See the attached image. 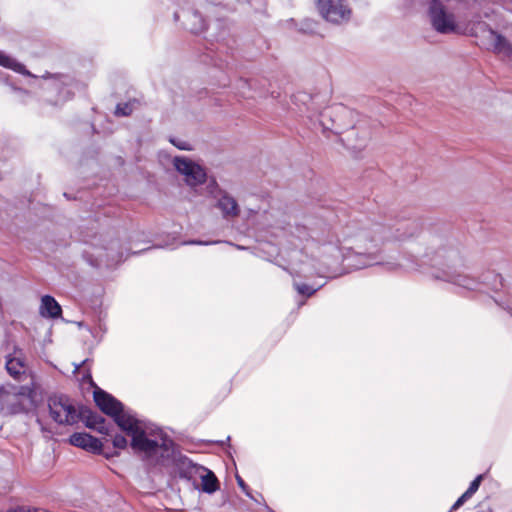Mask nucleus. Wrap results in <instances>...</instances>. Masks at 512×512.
<instances>
[{
  "label": "nucleus",
  "mask_w": 512,
  "mask_h": 512,
  "mask_svg": "<svg viewBox=\"0 0 512 512\" xmlns=\"http://www.w3.org/2000/svg\"><path fill=\"white\" fill-rule=\"evenodd\" d=\"M99 409L113 418L119 428L131 437V447L142 453L145 460L152 464L165 465L172 461L180 478L189 481L201 479V490L212 494L219 489V481L208 468L193 463L187 456L176 454L175 445L160 428L136 418L130 411H125L122 403L100 388L93 393Z\"/></svg>",
  "instance_id": "1"
},
{
  "label": "nucleus",
  "mask_w": 512,
  "mask_h": 512,
  "mask_svg": "<svg viewBox=\"0 0 512 512\" xmlns=\"http://www.w3.org/2000/svg\"><path fill=\"white\" fill-rule=\"evenodd\" d=\"M420 231V225L416 221L403 222L398 225L394 234H389L385 227L375 225L371 231L361 232L357 236L356 246L349 248L347 254L337 244L324 245L322 253L328 254L332 261L331 263H339L346 261L347 266L361 269L376 264H382L378 261V247L381 243L387 240H405L415 236ZM387 270L394 271L401 266L393 262H385Z\"/></svg>",
  "instance_id": "2"
},
{
  "label": "nucleus",
  "mask_w": 512,
  "mask_h": 512,
  "mask_svg": "<svg viewBox=\"0 0 512 512\" xmlns=\"http://www.w3.org/2000/svg\"><path fill=\"white\" fill-rule=\"evenodd\" d=\"M457 253L454 250H447L442 248L435 253L433 259L434 265L442 266L441 272L435 273L434 277L447 282H451L467 290L485 291L483 287L491 290H498L502 287V277L494 272H487L484 275L482 282L477 281L468 275L461 274L450 265L452 258H455Z\"/></svg>",
  "instance_id": "3"
},
{
  "label": "nucleus",
  "mask_w": 512,
  "mask_h": 512,
  "mask_svg": "<svg viewBox=\"0 0 512 512\" xmlns=\"http://www.w3.org/2000/svg\"><path fill=\"white\" fill-rule=\"evenodd\" d=\"M293 101L299 106V112L306 115L315 129H320L323 133L333 132V123L329 117L322 116L323 110L318 111L314 97L306 92H298L293 96Z\"/></svg>",
  "instance_id": "4"
},
{
  "label": "nucleus",
  "mask_w": 512,
  "mask_h": 512,
  "mask_svg": "<svg viewBox=\"0 0 512 512\" xmlns=\"http://www.w3.org/2000/svg\"><path fill=\"white\" fill-rule=\"evenodd\" d=\"M48 406L51 417L59 424L73 425L79 420V414L67 396H51Z\"/></svg>",
  "instance_id": "5"
},
{
  "label": "nucleus",
  "mask_w": 512,
  "mask_h": 512,
  "mask_svg": "<svg viewBox=\"0 0 512 512\" xmlns=\"http://www.w3.org/2000/svg\"><path fill=\"white\" fill-rule=\"evenodd\" d=\"M322 17L333 24H343L351 18V9L345 0H317Z\"/></svg>",
  "instance_id": "6"
},
{
  "label": "nucleus",
  "mask_w": 512,
  "mask_h": 512,
  "mask_svg": "<svg viewBox=\"0 0 512 512\" xmlns=\"http://www.w3.org/2000/svg\"><path fill=\"white\" fill-rule=\"evenodd\" d=\"M33 389L29 386L9 385L7 398L3 406V414H16L26 409L27 403L32 399Z\"/></svg>",
  "instance_id": "7"
},
{
  "label": "nucleus",
  "mask_w": 512,
  "mask_h": 512,
  "mask_svg": "<svg viewBox=\"0 0 512 512\" xmlns=\"http://www.w3.org/2000/svg\"><path fill=\"white\" fill-rule=\"evenodd\" d=\"M322 116L329 117L334 126L333 133L338 135L351 128L350 125L357 117V113L342 104H335L324 108Z\"/></svg>",
  "instance_id": "8"
},
{
  "label": "nucleus",
  "mask_w": 512,
  "mask_h": 512,
  "mask_svg": "<svg viewBox=\"0 0 512 512\" xmlns=\"http://www.w3.org/2000/svg\"><path fill=\"white\" fill-rule=\"evenodd\" d=\"M175 169L184 176V181L190 187L203 184L206 180V172L194 161L184 156H176L173 159Z\"/></svg>",
  "instance_id": "9"
},
{
  "label": "nucleus",
  "mask_w": 512,
  "mask_h": 512,
  "mask_svg": "<svg viewBox=\"0 0 512 512\" xmlns=\"http://www.w3.org/2000/svg\"><path fill=\"white\" fill-rule=\"evenodd\" d=\"M119 246V241L113 240L108 246L95 248L94 252L85 250L84 253L93 266L112 267L122 261L123 255L119 251Z\"/></svg>",
  "instance_id": "10"
},
{
  "label": "nucleus",
  "mask_w": 512,
  "mask_h": 512,
  "mask_svg": "<svg viewBox=\"0 0 512 512\" xmlns=\"http://www.w3.org/2000/svg\"><path fill=\"white\" fill-rule=\"evenodd\" d=\"M429 15L433 28L442 34H449L456 30L454 15L448 13L438 0H432Z\"/></svg>",
  "instance_id": "11"
},
{
  "label": "nucleus",
  "mask_w": 512,
  "mask_h": 512,
  "mask_svg": "<svg viewBox=\"0 0 512 512\" xmlns=\"http://www.w3.org/2000/svg\"><path fill=\"white\" fill-rule=\"evenodd\" d=\"M371 132L363 126L361 122L352 125L346 132V136L342 139L344 145L348 149L361 150L364 148L370 139Z\"/></svg>",
  "instance_id": "12"
},
{
  "label": "nucleus",
  "mask_w": 512,
  "mask_h": 512,
  "mask_svg": "<svg viewBox=\"0 0 512 512\" xmlns=\"http://www.w3.org/2000/svg\"><path fill=\"white\" fill-rule=\"evenodd\" d=\"M5 369L16 381H22L26 377V363L21 350H15L6 356Z\"/></svg>",
  "instance_id": "13"
},
{
  "label": "nucleus",
  "mask_w": 512,
  "mask_h": 512,
  "mask_svg": "<svg viewBox=\"0 0 512 512\" xmlns=\"http://www.w3.org/2000/svg\"><path fill=\"white\" fill-rule=\"evenodd\" d=\"M70 443L73 446L85 449L92 453H101L102 443L99 439L88 433H74L70 436Z\"/></svg>",
  "instance_id": "14"
},
{
  "label": "nucleus",
  "mask_w": 512,
  "mask_h": 512,
  "mask_svg": "<svg viewBox=\"0 0 512 512\" xmlns=\"http://www.w3.org/2000/svg\"><path fill=\"white\" fill-rule=\"evenodd\" d=\"M216 206L221 210L224 218H235L240 212L236 199L227 192H220Z\"/></svg>",
  "instance_id": "15"
},
{
  "label": "nucleus",
  "mask_w": 512,
  "mask_h": 512,
  "mask_svg": "<svg viewBox=\"0 0 512 512\" xmlns=\"http://www.w3.org/2000/svg\"><path fill=\"white\" fill-rule=\"evenodd\" d=\"M39 313L45 318H58L62 314V309L54 297L45 295L41 298Z\"/></svg>",
  "instance_id": "16"
},
{
  "label": "nucleus",
  "mask_w": 512,
  "mask_h": 512,
  "mask_svg": "<svg viewBox=\"0 0 512 512\" xmlns=\"http://www.w3.org/2000/svg\"><path fill=\"white\" fill-rule=\"evenodd\" d=\"M183 18L185 28L191 33L199 34L206 28L205 20L197 11L185 12Z\"/></svg>",
  "instance_id": "17"
},
{
  "label": "nucleus",
  "mask_w": 512,
  "mask_h": 512,
  "mask_svg": "<svg viewBox=\"0 0 512 512\" xmlns=\"http://www.w3.org/2000/svg\"><path fill=\"white\" fill-rule=\"evenodd\" d=\"M490 39L493 41L494 52L503 54L504 56H512V44L501 34L490 30Z\"/></svg>",
  "instance_id": "18"
},
{
  "label": "nucleus",
  "mask_w": 512,
  "mask_h": 512,
  "mask_svg": "<svg viewBox=\"0 0 512 512\" xmlns=\"http://www.w3.org/2000/svg\"><path fill=\"white\" fill-rule=\"evenodd\" d=\"M0 66L4 68L11 69L17 73L30 76V72L25 68V66L10 55L6 54L4 51L0 50Z\"/></svg>",
  "instance_id": "19"
},
{
  "label": "nucleus",
  "mask_w": 512,
  "mask_h": 512,
  "mask_svg": "<svg viewBox=\"0 0 512 512\" xmlns=\"http://www.w3.org/2000/svg\"><path fill=\"white\" fill-rule=\"evenodd\" d=\"M86 426L101 434H109L105 418L98 413L89 412L86 416Z\"/></svg>",
  "instance_id": "20"
},
{
  "label": "nucleus",
  "mask_w": 512,
  "mask_h": 512,
  "mask_svg": "<svg viewBox=\"0 0 512 512\" xmlns=\"http://www.w3.org/2000/svg\"><path fill=\"white\" fill-rule=\"evenodd\" d=\"M290 233L301 243L308 241L310 238V233L307 227L304 225H296L295 227L292 228Z\"/></svg>",
  "instance_id": "21"
},
{
  "label": "nucleus",
  "mask_w": 512,
  "mask_h": 512,
  "mask_svg": "<svg viewBox=\"0 0 512 512\" xmlns=\"http://www.w3.org/2000/svg\"><path fill=\"white\" fill-rule=\"evenodd\" d=\"M135 101L120 103L116 106L115 115L116 116H129L133 112Z\"/></svg>",
  "instance_id": "22"
},
{
  "label": "nucleus",
  "mask_w": 512,
  "mask_h": 512,
  "mask_svg": "<svg viewBox=\"0 0 512 512\" xmlns=\"http://www.w3.org/2000/svg\"><path fill=\"white\" fill-rule=\"evenodd\" d=\"M484 478L483 474L478 475L471 483L468 489L465 491L467 496L472 497L476 491L479 489V486Z\"/></svg>",
  "instance_id": "23"
},
{
  "label": "nucleus",
  "mask_w": 512,
  "mask_h": 512,
  "mask_svg": "<svg viewBox=\"0 0 512 512\" xmlns=\"http://www.w3.org/2000/svg\"><path fill=\"white\" fill-rule=\"evenodd\" d=\"M170 143H172L175 147H177L180 150L190 151L192 150V146L190 143H188L185 140L177 139V138H170Z\"/></svg>",
  "instance_id": "24"
},
{
  "label": "nucleus",
  "mask_w": 512,
  "mask_h": 512,
  "mask_svg": "<svg viewBox=\"0 0 512 512\" xmlns=\"http://www.w3.org/2000/svg\"><path fill=\"white\" fill-rule=\"evenodd\" d=\"M295 288L300 294L306 295L308 297L313 295L317 291V289L307 284H295Z\"/></svg>",
  "instance_id": "25"
},
{
  "label": "nucleus",
  "mask_w": 512,
  "mask_h": 512,
  "mask_svg": "<svg viewBox=\"0 0 512 512\" xmlns=\"http://www.w3.org/2000/svg\"><path fill=\"white\" fill-rule=\"evenodd\" d=\"M112 442L113 446L118 449H125L128 444L127 439L121 434L115 435Z\"/></svg>",
  "instance_id": "26"
},
{
  "label": "nucleus",
  "mask_w": 512,
  "mask_h": 512,
  "mask_svg": "<svg viewBox=\"0 0 512 512\" xmlns=\"http://www.w3.org/2000/svg\"><path fill=\"white\" fill-rule=\"evenodd\" d=\"M237 479V484L239 485V487L242 489V491L251 499L257 501L253 496L252 494L250 493L249 491V488L248 486L245 484L244 480L240 477V476H237L236 477Z\"/></svg>",
  "instance_id": "27"
},
{
  "label": "nucleus",
  "mask_w": 512,
  "mask_h": 512,
  "mask_svg": "<svg viewBox=\"0 0 512 512\" xmlns=\"http://www.w3.org/2000/svg\"><path fill=\"white\" fill-rule=\"evenodd\" d=\"M471 497L470 496H467V494L464 492L458 499L457 501L453 504L452 506V510H457L459 509L468 499H470Z\"/></svg>",
  "instance_id": "28"
},
{
  "label": "nucleus",
  "mask_w": 512,
  "mask_h": 512,
  "mask_svg": "<svg viewBox=\"0 0 512 512\" xmlns=\"http://www.w3.org/2000/svg\"><path fill=\"white\" fill-rule=\"evenodd\" d=\"M7 390H8V386L7 387H0V413H2L3 411V406H4V402H5V398H7Z\"/></svg>",
  "instance_id": "29"
},
{
  "label": "nucleus",
  "mask_w": 512,
  "mask_h": 512,
  "mask_svg": "<svg viewBox=\"0 0 512 512\" xmlns=\"http://www.w3.org/2000/svg\"><path fill=\"white\" fill-rule=\"evenodd\" d=\"M217 243L216 241H189L185 244H196V245H211Z\"/></svg>",
  "instance_id": "30"
},
{
  "label": "nucleus",
  "mask_w": 512,
  "mask_h": 512,
  "mask_svg": "<svg viewBox=\"0 0 512 512\" xmlns=\"http://www.w3.org/2000/svg\"><path fill=\"white\" fill-rule=\"evenodd\" d=\"M87 363V360H84L82 363L80 364H75L74 366V370H73V373H78L79 369L82 367V366H85Z\"/></svg>",
  "instance_id": "31"
},
{
  "label": "nucleus",
  "mask_w": 512,
  "mask_h": 512,
  "mask_svg": "<svg viewBox=\"0 0 512 512\" xmlns=\"http://www.w3.org/2000/svg\"><path fill=\"white\" fill-rule=\"evenodd\" d=\"M85 379H87V380H89V381H91V380H92V379H91V374H90L89 372H88L86 375H84V376H83V380H85Z\"/></svg>",
  "instance_id": "32"
},
{
  "label": "nucleus",
  "mask_w": 512,
  "mask_h": 512,
  "mask_svg": "<svg viewBox=\"0 0 512 512\" xmlns=\"http://www.w3.org/2000/svg\"><path fill=\"white\" fill-rule=\"evenodd\" d=\"M241 83H242V86H250L251 85V83L246 81V80L245 81H241Z\"/></svg>",
  "instance_id": "33"
},
{
  "label": "nucleus",
  "mask_w": 512,
  "mask_h": 512,
  "mask_svg": "<svg viewBox=\"0 0 512 512\" xmlns=\"http://www.w3.org/2000/svg\"><path fill=\"white\" fill-rule=\"evenodd\" d=\"M322 261H323V263H324L325 265H330V264H331V263H330V261H328V260H326V259H323Z\"/></svg>",
  "instance_id": "34"
},
{
  "label": "nucleus",
  "mask_w": 512,
  "mask_h": 512,
  "mask_svg": "<svg viewBox=\"0 0 512 512\" xmlns=\"http://www.w3.org/2000/svg\"><path fill=\"white\" fill-rule=\"evenodd\" d=\"M174 18H175V20L177 21V20L179 19V14H178V13H175V14H174Z\"/></svg>",
  "instance_id": "35"
},
{
  "label": "nucleus",
  "mask_w": 512,
  "mask_h": 512,
  "mask_svg": "<svg viewBox=\"0 0 512 512\" xmlns=\"http://www.w3.org/2000/svg\"><path fill=\"white\" fill-rule=\"evenodd\" d=\"M299 272H300V273H303L304 275H306V274H307V272H306L305 270H300Z\"/></svg>",
  "instance_id": "36"
}]
</instances>
